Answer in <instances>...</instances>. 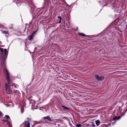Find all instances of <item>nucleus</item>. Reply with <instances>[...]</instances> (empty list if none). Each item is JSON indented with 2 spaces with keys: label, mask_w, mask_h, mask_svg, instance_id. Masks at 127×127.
Wrapping results in <instances>:
<instances>
[{
  "label": "nucleus",
  "mask_w": 127,
  "mask_h": 127,
  "mask_svg": "<svg viewBox=\"0 0 127 127\" xmlns=\"http://www.w3.org/2000/svg\"><path fill=\"white\" fill-rule=\"evenodd\" d=\"M122 8H125L126 7V6H125V5H123V6H122Z\"/></svg>",
  "instance_id": "nucleus-26"
},
{
  "label": "nucleus",
  "mask_w": 127,
  "mask_h": 127,
  "mask_svg": "<svg viewBox=\"0 0 127 127\" xmlns=\"http://www.w3.org/2000/svg\"><path fill=\"white\" fill-rule=\"evenodd\" d=\"M79 34L80 35H81L82 36H86V35L83 33H81L80 32L79 33Z\"/></svg>",
  "instance_id": "nucleus-15"
},
{
  "label": "nucleus",
  "mask_w": 127,
  "mask_h": 127,
  "mask_svg": "<svg viewBox=\"0 0 127 127\" xmlns=\"http://www.w3.org/2000/svg\"><path fill=\"white\" fill-rule=\"evenodd\" d=\"M8 31H2V33L3 34H7L8 33Z\"/></svg>",
  "instance_id": "nucleus-14"
},
{
  "label": "nucleus",
  "mask_w": 127,
  "mask_h": 127,
  "mask_svg": "<svg viewBox=\"0 0 127 127\" xmlns=\"http://www.w3.org/2000/svg\"><path fill=\"white\" fill-rule=\"evenodd\" d=\"M21 111L22 113H23L24 112V110L22 108H21Z\"/></svg>",
  "instance_id": "nucleus-23"
},
{
  "label": "nucleus",
  "mask_w": 127,
  "mask_h": 127,
  "mask_svg": "<svg viewBox=\"0 0 127 127\" xmlns=\"http://www.w3.org/2000/svg\"><path fill=\"white\" fill-rule=\"evenodd\" d=\"M46 7H47V5Z\"/></svg>",
  "instance_id": "nucleus-34"
},
{
  "label": "nucleus",
  "mask_w": 127,
  "mask_h": 127,
  "mask_svg": "<svg viewBox=\"0 0 127 127\" xmlns=\"http://www.w3.org/2000/svg\"><path fill=\"white\" fill-rule=\"evenodd\" d=\"M11 86H13V85H14V87L15 88H18V86L16 84H12L11 85Z\"/></svg>",
  "instance_id": "nucleus-12"
},
{
  "label": "nucleus",
  "mask_w": 127,
  "mask_h": 127,
  "mask_svg": "<svg viewBox=\"0 0 127 127\" xmlns=\"http://www.w3.org/2000/svg\"><path fill=\"white\" fill-rule=\"evenodd\" d=\"M35 32H36L35 31H34V32H33V33H34V34L35 33Z\"/></svg>",
  "instance_id": "nucleus-31"
},
{
  "label": "nucleus",
  "mask_w": 127,
  "mask_h": 127,
  "mask_svg": "<svg viewBox=\"0 0 127 127\" xmlns=\"http://www.w3.org/2000/svg\"><path fill=\"white\" fill-rule=\"evenodd\" d=\"M2 114V113L0 111V115Z\"/></svg>",
  "instance_id": "nucleus-27"
},
{
  "label": "nucleus",
  "mask_w": 127,
  "mask_h": 127,
  "mask_svg": "<svg viewBox=\"0 0 127 127\" xmlns=\"http://www.w3.org/2000/svg\"><path fill=\"white\" fill-rule=\"evenodd\" d=\"M43 119H44V120H45V119H47L50 122L54 121V122H56L57 121V120L56 119L52 120L49 116L43 117Z\"/></svg>",
  "instance_id": "nucleus-5"
},
{
  "label": "nucleus",
  "mask_w": 127,
  "mask_h": 127,
  "mask_svg": "<svg viewBox=\"0 0 127 127\" xmlns=\"http://www.w3.org/2000/svg\"><path fill=\"white\" fill-rule=\"evenodd\" d=\"M27 119L28 120H31V119H30L29 118H27Z\"/></svg>",
  "instance_id": "nucleus-29"
},
{
  "label": "nucleus",
  "mask_w": 127,
  "mask_h": 127,
  "mask_svg": "<svg viewBox=\"0 0 127 127\" xmlns=\"http://www.w3.org/2000/svg\"><path fill=\"white\" fill-rule=\"evenodd\" d=\"M119 0H99L98 1L99 4L101 6L103 7L105 6H107L108 7L110 5L113 7H117L116 6L115 4H117Z\"/></svg>",
  "instance_id": "nucleus-1"
},
{
  "label": "nucleus",
  "mask_w": 127,
  "mask_h": 127,
  "mask_svg": "<svg viewBox=\"0 0 127 127\" xmlns=\"http://www.w3.org/2000/svg\"><path fill=\"white\" fill-rule=\"evenodd\" d=\"M58 18L59 19H60V20H61L62 19V17H60V16H59L58 17Z\"/></svg>",
  "instance_id": "nucleus-24"
},
{
  "label": "nucleus",
  "mask_w": 127,
  "mask_h": 127,
  "mask_svg": "<svg viewBox=\"0 0 127 127\" xmlns=\"http://www.w3.org/2000/svg\"><path fill=\"white\" fill-rule=\"evenodd\" d=\"M5 117L7 119H9L10 118L9 116L8 115H5Z\"/></svg>",
  "instance_id": "nucleus-19"
},
{
  "label": "nucleus",
  "mask_w": 127,
  "mask_h": 127,
  "mask_svg": "<svg viewBox=\"0 0 127 127\" xmlns=\"http://www.w3.org/2000/svg\"><path fill=\"white\" fill-rule=\"evenodd\" d=\"M33 34H34V33H33L32 35L30 36L29 38V40H32L33 36Z\"/></svg>",
  "instance_id": "nucleus-10"
},
{
  "label": "nucleus",
  "mask_w": 127,
  "mask_h": 127,
  "mask_svg": "<svg viewBox=\"0 0 127 127\" xmlns=\"http://www.w3.org/2000/svg\"><path fill=\"white\" fill-rule=\"evenodd\" d=\"M0 50L2 54L4 52V55H6L7 51V49H4H4L3 48H0Z\"/></svg>",
  "instance_id": "nucleus-6"
},
{
  "label": "nucleus",
  "mask_w": 127,
  "mask_h": 127,
  "mask_svg": "<svg viewBox=\"0 0 127 127\" xmlns=\"http://www.w3.org/2000/svg\"><path fill=\"white\" fill-rule=\"evenodd\" d=\"M54 125L55 126V127H59L60 124L58 123H54Z\"/></svg>",
  "instance_id": "nucleus-11"
},
{
  "label": "nucleus",
  "mask_w": 127,
  "mask_h": 127,
  "mask_svg": "<svg viewBox=\"0 0 127 127\" xmlns=\"http://www.w3.org/2000/svg\"><path fill=\"white\" fill-rule=\"evenodd\" d=\"M66 119H67V120H69V119L68 118H66Z\"/></svg>",
  "instance_id": "nucleus-32"
},
{
  "label": "nucleus",
  "mask_w": 127,
  "mask_h": 127,
  "mask_svg": "<svg viewBox=\"0 0 127 127\" xmlns=\"http://www.w3.org/2000/svg\"><path fill=\"white\" fill-rule=\"evenodd\" d=\"M44 7L45 8V7H46V6H45V7Z\"/></svg>",
  "instance_id": "nucleus-35"
},
{
  "label": "nucleus",
  "mask_w": 127,
  "mask_h": 127,
  "mask_svg": "<svg viewBox=\"0 0 127 127\" xmlns=\"http://www.w3.org/2000/svg\"><path fill=\"white\" fill-rule=\"evenodd\" d=\"M1 66H2V67H4V68L5 67V65L4 64V62H3L2 63H1Z\"/></svg>",
  "instance_id": "nucleus-16"
},
{
  "label": "nucleus",
  "mask_w": 127,
  "mask_h": 127,
  "mask_svg": "<svg viewBox=\"0 0 127 127\" xmlns=\"http://www.w3.org/2000/svg\"><path fill=\"white\" fill-rule=\"evenodd\" d=\"M76 127H80L81 126V124H78L76 125Z\"/></svg>",
  "instance_id": "nucleus-21"
},
{
  "label": "nucleus",
  "mask_w": 127,
  "mask_h": 127,
  "mask_svg": "<svg viewBox=\"0 0 127 127\" xmlns=\"http://www.w3.org/2000/svg\"><path fill=\"white\" fill-rule=\"evenodd\" d=\"M109 125H110V123H109Z\"/></svg>",
  "instance_id": "nucleus-33"
},
{
  "label": "nucleus",
  "mask_w": 127,
  "mask_h": 127,
  "mask_svg": "<svg viewBox=\"0 0 127 127\" xmlns=\"http://www.w3.org/2000/svg\"><path fill=\"white\" fill-rule=\"evenodd\" d=\"M62 107L65 110H69V108L64 106V105H62Z\"/></svg>",
  "instance_id": "nucleus-13"
},
{
  "label": "nucleus",
  "mask_w": 127,
  "mask_h": 127,
  "mask_svg": "<svg viewBox=\"0 0 127 127\" xmlns=\"http://www.w3.org/2000/svg\"><path fill=\"white\" fill-rule=\"evenodd\" d=\"M3 122H6V121H7L4 120H3Z\"/></svg>",
  "instance_id": "nucleus-30"
},
{
  "label": "nucleus",
  "mask_w": 127,
  "mask_h": 127,
  "mask_svg": "<svg viewBox=\"0 0 127 127\" xmlns=\"http://www.w3.org/2000/svg\"><path fill=\"white\" fill-rule=\"evenodd\" d=\"M66 7H71V6L70 5H69L68 4L66 6Z\"/></svg>",
  "instance_id": "nucleus-25"
},
{
  "label": "nucleus",
  "mask_w": 127,
  "mask_h": 127,
  "mask_svg": "<svg viewBox=\"0 0 127 127\" xmlns=\"http://www.w3.org/2000/svg\"><path fill=\"white\" fill-rule=\"evenodd\" d=\"M13 2H16V4L18 6H19L22 4L23 3H25V5L26 4H28L29 7L31 8H34L35 7V6L33 4L31 0H14Z\"/></svg>",
  "instance_id": "nucleus-3"
},
{
  "label": "nucleus",
  "mask_w": 127,
  "mask_h": 127,
  "mask_svg": "<svg viewBox=\"0 0 127 127\" xmlns=\"http://www.w3.org/2000/svg\"><path fill=\"white\" fill-rule=\"evenodd\" d=\"M97 80L98 81L101 80H102L104 79V77H99V76L98 75H96L95 76Z\"/></svg>",
  "instance_id": "nucleus-7"
},
{
  "label": "nucleus",
  "mask_w": 127,
  "mask_h": 127,
  "mask_svg": "<svg viewBox=\"0 0 127 127\" xmlns=\"http://www.w3.org/2000/svg\"><path fill=\"white\" fill-rule=\"evenodd\" d=\"M95 123L96 126H97L100 125V122L99 120H97L95 121Z\"/></svg>",
  "instance_id": "nucleus-9"
},
{
  "label": "nucleus",
  "mask_w": 127,
  "mask_h": 127,
  "mask_svg": "<svg viewBox=\"0 0 127 127\" xmlns=\"http://www.w3.org/2000/svg\"><path fill=\"white\" fill-rule=\"evenodd\" d=\"M5 72L6 74V79L7 83L5 84V88L6 93L8 95L13 94V92L11 88L10 83H11L12 80H10L9 73L7 71L6 69Z\"/></svg>",
  "instance_id": "nucleus-2"
},
{
  "label": "nucleus",
  "mask_w": 127,
  "mask_h": 127,
  "mask_svg": "<svg viewBox=\"0 0 127 127\" xmlns=\"http://www.w3.org/2000/svg\"><path fill=\"white\" fill-rule=\"evenodd\" d=\"M6 122L7 123V125H10V123L8 121H6Z\"/></svg>",
  "instance_id": "nucleus-22"
},
{
  "label": "nucleus",
  "mask_w": 127,
  "mask_h": 127,
  "mask_svg": "<svg viewBox=\"0 0 127 127\" xmlns=\"http://www.w3.org/2000/svg\"><path fill=\"white\" fill-rule=\"evenodd\" d=\"M18 92V91L17 90H15L13 92V93L15 94H16Z\"/></svg>",
  "instance_id": "nucleus-18"
},
{
  "label": "nucleus",
  "mask_w": 127,
  "mask_h": 127,
  "mask_svg": "<svg viewBox=\"0 0 127 127\" xmlns=\"http://www.w3.org/2000/svg\"><path fill=\"white\" fill-rule=\"evenodd\" d=\"M92 124L91 126L92 127H95V126L94 123L93 122L92 123Z\"/></svg>",
  "instance_id": "nucleus-20"
},
{
  "label": "nucleus",
  "mask_w": 127,
  "mask_h": 127,
  "mask_svg": "<svg viewBox=\"0 0 127 127\" xmlns=\"http://www.w3.org/2000/svg\"><path fill=\"white\" fill-rule=\"evenodd\" d=\"M121 117L118 116H115V117H114L113 119V120H118L119 119H120Z\"/></svg>",
  "instance_id": "nucleus-8"
},
{
  "label": "nucleus",
  "mask_w": 127,
  "mask_h": 127,
  "mask_svg": "<svg viewBox=\"0 0 127 127\" xmlns=\"http://www.w3.org/2000/svg\"><path fill=\"white\" fill-rule=\"evenodd\" d=\"M108 125H107L106 124H104L101 126V127H107Z\"/></svg>",
  "instance_id": "nucleus-17"
},
{
  "label": "nucleus",
  "mask_w": 127,
  "mask_h": 127,
  "mask_svg": "<svg viewBox=\"0 0 127 127\" xmlns=\"http://www.w3.org/2000/svg\"><path fill=\"white\" fill-rule=\"evenodd\" d=\"M61 20H60V21L59 22V23L60 24L61 23Z\"/></svg>",
  "instance_id": "nucleus-28"
},
{
  "label": "nucleus",
  "mask_w": 127,
  "mask_h": 127,
  "mask_svg": "<svg viewBox=\"0 0 127 127\" xmlns=\"http://www.w3.org/2000/svg\"><path fill=\"white\" fill-rule=\"evenodd\" d=\"M30 122L28 121H26L21 125L20 127H30Z\"/></svg>",
  "instance_id": "nucleus-4"
}]
</instances>
